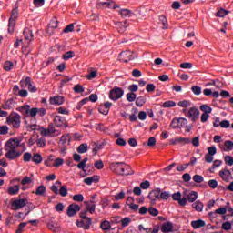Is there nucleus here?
Listing matches in <instances>:
<instances>
[{"label": "nucleus", "mask_w": 233, "mask_h": 233, "mask_svg": "<svg viewBox=\"0 0 233 233\" xmlns=\"http://www.w3.org/2000/svg\"><path fill=\"white\" fill-rule=\"evenodd\" d=\"M123 165H126L125 162H112L109 168L115 174H118V176H132V172H125V167Z\"/></svg>", "instance_id": "f257e3e1"}, {"label": "nucleus", "mask_w": 233, "mask_h": 233, "mask_svg": "<svg viewBox=\"0 0 233 233\" xmlns=\"http://www.w3.org/2000/svg\"><path fill=\"white\" fill-rule=\"evenodd\" d=\"M19 15V10L17 7H15L12 12H11V16L9 18V23H8V33L9 34H14V27L15 26V20L17 19Z\"/></svg>", "instance_id": "f03ea898"}, {"label": "nucleus", "mask_w": 233, "mask_h": 233, "mask_svg": "<svg viewBox=\"0 0 233 233\" xmlns=\"http://www.w3.org/2000/svg\"><path fill=\"white\" fill-rule=\"evenodd\" d=\"M18 112L22 114H26V116H30L31 117H35L37 116V112H39V108L33 107L30 108L29 105H25L17 108Z\"/></svg>", "instance_id": "7ed1b4c3"}, {"label": "nucleus", "mask_w": 233, "mask_h": 233, "mask_svg": "<svg viewBox=\"0 0 233 233\" xmlns=\"http://www.w3.org/2000/svg\"><path fill=\"white\" fill-rule=\"evenodd\" d=\"M40 134L44 137H56V127L52 123H50L47 127V128L40 127Z\"/></svg>", "instance_id": "20e7f679"}, {"label": "nucleus", "mask_w": 233, "mask_h": 233, "mask_svg": "<svg viewBox=\"0 0 233 233\" xmlns=\"http://www.w3.org/2000/svg\"><path fill=\"white\" fill-rule=\"evenodd\" d=\"M125 94V91L121 87H114L109 92V99L111 101H117V99H121Z\"/></svg>", "instance_id": "39448f33"}, {"label": "nucleus", "mask_w": 233, "mask_h": 233, "mask_svg": "<svg viewBox=\"0 0 233 233\" xmlns=\"http://www.w3.org/2000/svg\"><path fill=\"white\" fill-rule=\"evenodd\" d=\"M7 123L13 125L14 128H19L21 127V115L14 113L7 116Z\"/></svg>", "instance_id": "423d86ee"}, {"label": "nucleus", "mask_w": 233, "mask_h": 233, "mask_svg": "<svg viewBox=\"0 0 233 233\" xmlns=\"http://www.w3.org/2000/svg\"><path fill=\"white\" fill-rule=\"evenodd\" d=\"M186 125H188V120L185 117H175L172 119L170 127L173 128H183V127H186Z\"/></svg>", "instance_id": "0eeeda50"}, {"label": "nucleus", "mask_w": 233, "mask_h": 233, "mask_svg": "<svg viewBox=\"0 0 233 233\" xmlns=\"http://www.w3.org/2000/svg\"><path fill=\"white\" fill-rule=\"evenodd\" d=\"M199 109H198L196 106H193L188 109L187 113H186V117H188L193 123H196V121L199 119Z\"/></svg>", "instance_id": "6e6552de"}, {"label": "nucleus", "mask_w": 233, "mask_h": 233, "mask_svg": "<svg viewBox=\"0 0 233 233\" xmlns=\"http://www.w3.org/2000/svg\"><path fill=\"white\" fill-rule=\"evenodd\" d=\"M19 145H21V139L10 138L5 143V150H15Z\"/></svg>", "instance_id": "1a4fd4ad"}, {"label": "nucleus", "mask_w": 233, "mask_h": 233, "mask_svg": "<svg viewBox=\"0 0 233 233\" xmlns=\"http://www.w3.org/2000/svg\"><path fill=\"white\" fill-rule=\"evenodd\" d=\"M5 157L6 159H9V161H15V159H19L22 156L21 151H17L16 149H9L5 150Z\"/></svg>", "instance_id": "9d476101"}, {"label": "nucleus", "mask_w": 233, "mask_h": 233, "mask_svg": "<svg viewBox=\"0 0 233 233\" xmlns=\"http://www.w3.org/2000/svg\"><path fill=\"white\" fill-rule=\"evenodd\" d=\"M119 57L122 63H128V61H132L134 59V53L130 50L123 51L119 54Z\"/></svg>", "instance_id": "9b49d317"}, {"label": "nucleus", "mask_w": 233, "mask_h": 233, "mask_svg": "<svg viewBox=\"0 0 233 233\" xmlns=\"http://www.w3.org/2000/svg\"><path fill=\"white\" fill-rule=\"evenodd\" d=\"M26 203H28V200L26 198L15 200L11 204V208L12 210H19L20 208H23V207H26Z\"/></svg>", "instance_id": "f8f14e48"}, {"label": "nucleus", "mask_w": 233, "mask_h": 233, "mask_svg": "<svg viewBox=\"0 0 233 233\" xmlns=\"http://www.w3.org/2000/svg\"><path fill=\"white\" fill-rule=\"evenodd\" d=\"M53 121H54L55 127H57V128H61V127H65V128H66V127H68V122L65 117L61 116H55Z\"/></svg>", "instance_id": "ddd939ff"}, {"label": "nucleus", "mask_w": 233, "mask_h": 233, "mask_svg": "<svg viewBox=\"0 0 233 233\" xmlns=\"http://www.w3.org/2000/svg\"><path fill=\"white\" fill-rule=\"evenodd\" d=\"M81 210V206L77 204H71L67 207V216L69 218H74Z\"/></svg>", "instance_id": "4468645a"}, {"label": "nucleus", "mask_w": 233, "mask_h": 233, "mask_svg": "<svg viewBox=\"0 0 233 233\" xmlns=\"http://www.w3.org/2000/svg\"><path fill=\"white\" fill-rule=\"evenodd\" d=\"M21 86H26L29 92H37V87L32 85V78L30 76L25 77V81L20 82Z\"/></svg>", "instance_id": "2eb2a0df"}, {"label": "nucleus", "mask_w": 233, "mask_h": 233, "mask_svg": "<svg viewBox=\"0 0 233 233\" xmlns=\"http://www.w3.org/2000/svg\"><path fill=\"white\" fill-rule=\"evenodd\" d=\"M190 138L178 137L169 141L170 145H189Z\"/></svg>", "instance_id": "dca6fc26"}, {"label": "nucleus", "mask_w": 233, "mask_h": 233, "mask_svg": "<svg viewBox=\"0 0 233 233\" xmlns=\"http://www.w3.org/2000/svg\"><path fill=\"white\" fill-rule=\"evenodd\" d=\"M90 225H92V218L86 217L82 221H76V226L84 228L85 230H88L90 228Z\"/></svg>", "instance_id": "f3484780"}, {"label": "nucleus", "mask_w": 233, "mask_h": 233, "mask_svg": "<svg viewBox=\"0 0 233 233\" xmlns=\"http://www.w3.org/2000/svg\"><path fill=\"white\" fill-rule=\"evenodd\" d=\"M111 106V102H106L98 107V112H100V114H103L104 116H108Z\"/></svg>", "instance_id": "a211bd4d"}, {"label": "nucleus", "mask_w": 233, "mask_h": 233, "mask_svg": "<svg viewBox=\"0 0 233 233\" xmlns=\"http://www.w3.org/2000/svg\"><path fill=\"white\" fill-rule=\"evenodd\" d=\"M160 194H161V188H157V189L152 190L148 194L147 198L151 201H157L160 199Z\"/></svg>", "instance_id": "6ab92c4d"}, {"label": "nucleus", "mask_w": 233, "mask_h": 233, "mask_svg": "<svg viewBox=\"0 0 233 233\" xmlns=\"http://www.w3.org/2000/svg\"><path fill=\"white\" fill-rule=\"evenodd\" d=\"M230 176H232V172H230V170L228 169H224L219 171V177L226 183H228V181H230Z\"/></svg>", "instance_id": "aec40b11"}, {"label": "nucleus", "mask_w": 233, "mask_h": 233, "mask_svg": "<svg viewBox=\"0 0 233 233\" xmlns=\"http://www.w3.org/2000/svg\"><path fill=\"white\" fill-rule=\"evenodd\" d=\"M50 105H63L65 103V97L61 96H54L49 99Z\"/></svg>", "instance_id": "412c9836"}, {"label": "nucleus", "mask_w": 233, "mask_h": 233, "mask_svg": "<svg viewBox=\"0 0 233 233\" xmlns=\"http://www.w3.org/2000/svg\"><path fill=\"white\" fill-rule=\"evenodd\" d=\"M174 230V224L172 222L167 221V223H164L161 228V232L163 233H169Z\"/></svg>", "instance_id": "4be33fe9"}, {"label": "nucleus", "mask_w": 233, "mask_h": 233, "mask_svg": "<svg viewBox=\"0 0 233 233\" xmlns=\"http://www.w3.org/2000/svg\"><path fill=\"white\" fill-rule=\"evenodd\" d=\"M206 225L205 220L198 219L191 221V227L194 228V230H198V228H201Z\"/></svg>", "instance_id": "5701e85b"}, {"label": "nucleus", "mask_w": 233, "mask_h": 233, "mask_svg": "<svg viewBox=\"0 0 233 233\" xmlns=\"http://www.w3.org/2000/svg\"><path fill=\"white\" fill-rule=\"evenodd\" d=\"M118 14L123 19L127 17H133L134 15V12H132L130 9H120Z\"/></svg>", "instance_id": "b1692460"}, {"label": "nucleus", "mask_w": 233, "mask_h": 233, "mask_svg": "<svg viewBox=\"0 0 233 233\" xmlns=\"http://www.w3.org/2000/svg\"><path fill=\"white\" fill-rule=\"evenodd\" d=\"M24 37L26 41L31 42L34 39V33H32V30L28 27H25L24 29Z\"/></svg>", "instance_id": "393cba45"}, {"label": "nucleus", "mask_w": 233, "mask_h": 233, "mask_svg": "<svg viewBox=\"0 0 233 233\" xmlns=\"http://www.w3.org/2000/svg\"><path fill=\"white\" fill-rule=\"evenodd\" d=\"M99 181V176H93L84 179L86 185H92L93 183H97Z\"/></svg>", "instance_id": "a878e982"}, {"label": "nucleus", "mask_w": 233, "mask_h": 233, "mask_svg": "<svg viewBox=\"0 0 233 233\" xmlns=\"http://www.w3.org/2000/svg\"><path fill=\"white\" fill-rule=\"evenodd\" d=\"M47 227L49 228V230H52L53 232H59L60 230V227H59V224H57L56 222L55 221H51L47 224Z\"/></svg>", "instance_id": "bb28decb"}, {"label": "nucleus", "mask_w": 233, "mask_h": 233, "mask_svg": "<svg viewBox=\"0 0 233 233\" xmlns=\"http://www.w3.org/2000/svg\"><path fill=\"white\" fill-rule=\"evenodd\" d=\"M14 106V99H8L5 104L2 105L4 110H10Z\"/></svg>", "instance_id": "cd10ccee"}, {"label": "nucleus", "mask_w": 233, "mask_h": 233, "mask_svg": "<svg viewBox=\"0 0 233 233\" xmlns=\"http://www.w3.org/2000/svg\"><path fill=\"white\" fill-rule=\"evenodd\" d=\"M193 208L197 210V212H203V208L205 207L202 202L200 201H196L192 205Z\"/></svg>", "instance_id": "c85d7f7f"}, {"label": "nucleus", "mask_w": 233, "mask_h": 233, "mask_svg": "<svg viewBox=\"0 0 233 233\" xmlns=\"http://www.w3.org/2000/svg\"><path fill=\"white\" fill-rule=\"evenodd\" d=\"M200 110L201 112H203V114H208V115L212 114V107H210L207 104L200 106Z\"/></svg>", "instance_id": "c756f323"}, {"label": "nucleus", "mask_w": 233, "mask_h": 233, "mask_svg": "<svg viewBox=\"0 0 233 233\" xmlns=\"http://www.w3.org/2000/svg\"><path fill=\"white\" fill-rule=\"evenodd\" d=\"M32 161H33V163H35L36 165H39L40 163L43 162V157L41 156V154L36 153L33 156Z\"/></svg>", "instance_id": "7c9ffc66"}, {"label": "nucleus", "mask_w": 233, "mask_h": 233, "mask_svg": "<svg viewBox=\"0 0 233 233\" xmlns=\"http://www.w3.org/2000/svg\"><path fill=\"white\" fill-rule=\"evenodd\" d=\"M59 22L57 19L54 18L50 21L47 30H56L57 28Z\"/></svg>", "instance_id": "2f4dec72"}, {"label": "nucleus", "mask_w": 233, "mask_h": 233, "mask_svg": "<svg viewBox=\"0 0 233 233\" xmlns=\"http://www.w3.org/2000/svg\"><path fill=\"white\" fill-rule=\"evenodd\" d=\"M78 154H86L88 152V145L84 143L81 144L77 148Z\"/></svg>", "instance_id": "473e14b6"}, {"label": "nucleus", "mask_w": 233, "mask_h": 233, "mask_svg": "<svg viewBox=\"0 0 233 233\" xmlns=\"http://www.w3.org/2000/svg\"><path fill=\"white\" fill-rule=\"evenodd\" d=\"M86 210L90 214H94L96 212V204L90 205V202H85Z\"/></svg>", "instance_id": "72a5a7b5"}, {"label": "nucleus", "mask_w": 233, "mask_h": 233, "mask_svg": "<svg viewBox=\"0 0 233 233\" xmlns=\"http://www.w3.org/2000/svg\"><path fill=\"white\" fill-rule=\"evenodd\" d=\"M159 23H161L164 30H167V28H168V20H167V16L160 15L159 16Z\"/></svg>", "instance_id": "f704fd0d"}, {"label": "nucleus", "mask_w": 233, "mask_h": 233, "mask_svg": "<svg viewBox=\"0 0 233 233\" xmlns=\"http://www.w3.org/2000/svg\"><path fill=\"white\" fill-rule=\"evenodd\" d=\"M196 199H198V192H196V191H191V192L187 195V201H189V203H194V201H196Z\"/></svg>", "instance_id": "c9c22d12"}, {"label": "nucleus", "mask_w": 233, "mask_h": 233, "mask_svg": "<svg viewBox=\"0 0 233 233\" xmlns=\"http://www.w3.org/2000/svg\"><path fill=\"white\" fill-rule=\"evenodd\" d=\"M136 105L137 106H143V105H145L146 103H147V97H145V96H138V97H137L136 98Z\"/></svg>", "instance_id": "e433bc0d"}, {"label": "nucleus", "mask_w": 233, "mask_h": 233, "mask_svg": "<svg viewBox=\"0 0 233 233\" xmlns=\"http://www.w3.org/2000/svg\"><path fill=\"white\" fill-rule=\"evenodd\" d=\"M46 193V187L43 185L39 186L36 188V191L35 192V194H36V196H45Z\"/></svg>", "instance_id": "4c0bfd02"}, {"label": "nucleus", "mask_w": 233, "mask_h": 233, "mask_svg": "<svg viewBox=\"0 0 233 233\" xmlns=\"http://www.w3.org/2000/svg\"><path fill=\"white\" fill-rule=\"evenodd\" d=\"M3 68L5 72H10V70L14 68V63H12V61H5L3 65Z\"/></svg>", "instance_id": "58836bf2"}, {"label": "nucleus", "mask_w": 233, "mask_h": 233, "mask_svg": "<svg viewBox=\"0 0 233 233\" xmlns=\"http://www.w3.org/2000/svg\"><path fill=\"white\" fill-rule=\"evenodd\" d=\"M8 194L10 196H15V194H19V186H13L8 188Z\"/></svg>", "instance_id": "ea45409f"}, {"label": "nucleus", "mask_w": 233, "mask_h": 233, "mask_svg": "<svg viewBox=\"0 0 233 233\" xmlns=\"http://www.w3.org/2000/svg\"><path fill=\"white\" fill-rule=\"evenodd\" d=\"M76 56V53H74V51H67L63 55V59L65 61H68V59H72V57Z\"/></svg>", "instance_id": "a19ab883"}, {"label": "nucleus", "mask_w": 233, "mask_h": 233, "mask_svg": "<svg viewBox=\"0 0 233 233\" xmlns=\"http://www.w3.org/2000/svg\"><path fill=\"white\" fill-rule=\"evenodd\" d=\"M225 150H228V152H230L233 150V141L232 140H226L224 142Z\"/></svg>", "instance_id": "79ce46f5"}, {"label": "nucleus", "mask_w": 233, "mask_h": 233, "mask_svg": "<svg viewBox=\"0 0 233 233\" xmlns=\"http://www.w3.org/2000/svg\"><path fill=\"white\" fill-rule=\"evenodd\" d=\"M127 97V101H128L129 103H133V101H136L137 96L136 95V93H127L126 95Z\"/></svg>", "instance_id": "37998d69"}, {"label": "nucleus", "mask_w": 233, "mask_h": 233, "mask_svg": "<svg viewBox=\"0 0 233 233\" xmlns=\"http://www.w3.org/2000/svg\"><path fill=\"white\" fill-rule=\"evenodd\" d=\"M163 108H174L176 106V102L172 100H168L163 103L162 105Z\"/></svg>", "instance_id": "c03bdc74"}, {"label": "nucleus", "mask_w": 233, "mask_h": 233, "mask_svg": "<svg viewBox=\"0 0 233 233\" xmlns=\"http://www.w3.org/2000/svg\"><path fill=\"white\" fill-rule=\"evenodd\" d=\"M110 221L108 220H104L101 224H100V228H102V230H110Z\"/></svg>", "instance_id": "a18cd8bd"}, {"label": "nucleus", "mask_w": 233, "mask_h": 233, "mask_svg": "<svg viewBox=\"0 0 233 233\" xmlns=\"http://www.w3.org/2000/svg\"><path fill=\"white\" fill-rule=\"evenodd\" d=\"M59 194L62 196V198H66V196H68V188L66 185L60 187Z\"/></svg>", "instance_id": "49530a36"}, {"label": "nucleus", "mask_w": 233, "mask_h": 233, "mask_svg": "<svg viewBox=\"0 0 233 233\" xmlns=\"http://www.w3.org/2000/svg\"><path fill=\"white\" fill-rule=\"evenodd\" d=\"M88 161V157H85L78 165L77 168L83 170L85 172V168L86 167V162Z\"/></svg>", "instance_id": "de8ad7c7"}, {"label": "nucleus", "mask_w": 233, "mask_h": 233, "mask_svg": "<svg viewBox=\"0 0 233 233\" xmlns=\"http://www.w3.org/2000/svg\"><path fill=\"white\" fill-rule=\"evenodd\" d=\"M229 13H230V11H227V10L221 8L217 12L216 16L217 17H225V15H228Z\"/></svg>", "instance_id": "09e8293b"}, {"label": "nucleus", "mask_w": 233, "mask_h": 233, "mask_svg": "<svg viewBox=\"0 0 233 233\" xmlns=\"http://www.w3.org/2000/svg\"><path fill=\"white\" fill-rule=\"evenodd\" d=\"M37 147H40L41 148L46 147V139L45 137H40L36 140Z\"/></svg>", "instance_id": "8fccbe9b"}, {"label": "nucleus", "mask_w": 233, "mask_h": 233, "mask_svg": "<svg viewBox=\"0 0 233 233\" xmlns=\"http://www.w3.org/2000/svg\"><path fill=\"white\" fill-rule=\"evenodd\" d=\"M192 179L195 183H203L205 181V178L201 175H194Z\"/></svg>", "instance_id": "3c124183"}, {"label": "nucleus", "mask_w": 233, "mask_h": 233, "mask_svg": "<svg viewBox=\"0 0 233 233\" xmlns=\"http://www.w3.org/2000/svg\"><path fill=\"white\" fill-rule=\"evenodd\" d=\"M73 90L76 94H83V92H85V88L79 84L76 85Z\"/></svg>", "instance_id": "603ef678"}, {"label": "nucleus", "mask_w": 233, "mask_h": 233, "mask_svg": "<svg viewBox=\"0 0 233 233\" xmlns=\"http://www.w3.org/2000/svg\"><path fill=\"white\" fill-rule=\"evenodd\" d=\"M150 216H158L159 215V210H157V208H154V207H150L148 208V211H147Z\"/></svg>", "instance_id": "864d4df0"}, {"label": "nucleus", "mask_w": 233, "mask_h": 233, "mask_svg": "<svg viewBox=\"0 0 233 233\" xmlns=\"http://www.w3.org/2000/svg\"><path fill=\"white\" fill-rule=\"evenodd\" d=\"M191 91L195 96H199L201 94V86H194L191 87Z\"/></svg>", "instance_id": "5fc2aeb1"}, {"label": "nucleus", "mask_w": 233, "mask_h": 233, "mask_svg": "<svg viewBox=\"0 0 233 233\" xmlns=\"http://www.w3.org/2000/svg\"><path fill=\"white\" fill-rule=\"evenodd\" d=\"M131 221H132V219H130V218L126 217L124 218H121L120 223H122V227H128V225H130Z\"/></svg>", "instance_id": "6e6d98bb"}, {"label": "nucleus", "mask_w": 233, "mask_h": 233, "mask_svg": "<svg viewBox=\"0 0 233 233\" xmlns=\"http://www.w3.org/2000/svg\"><path fill=\"white\" fill-rule=\"evenodd\" d=\"M224 161H225L226 165H228V167H232V165H233V157L226 156V157H224Z\"/></svg>", "instance_id": "4d7b16f0"}, {"label": "nucleus", "mask_w": 233, "mask_h": 233, "mask_svg": "<svg viewBox=\"0 0 233 233\" xmlns=\"http://www.w3.org/2000/svg\"><path fill=\"white\" fill-rule=\"evenodd\" d=\"M222 230H226V231L232 230V224L228 221L224 222L222 224Z\"/></svg>", "instance_id": "13d9d810"}, {"label": "nucleus", "mask_w": 233, "mask_h": 233, "mask_svg": "<svg viewBox=\"0 0 233 233\" xmlns=\"http://www.w3.org/2000/svg\"><path fill=\"white\" fill-rule=\"evenodd\" d=\"M32 153L30 152H25L24 154L23 159L25 161V163H28L29 161H32Z\"/></svg>", "instance_id": "bf43d9fd"}, {"label": "nucleus", "mask_w": 233, "mask_h": 233, "mask_svg": "<svg viewBox=\"0 0 233 233\" xmlns=\"http://www.w3.org/2000/svg\"><path fill=\"white\" fill-rule=\"evenodd\" d=\"M191 103L188 100H184L178 102V106H181L182 108H188L190 106Z\"/></svg>", "instance_id": "052dcab7"}, {"label": "nucleus", "mask_w": 233, "mask_h": 233, "mask_svg": "<svg viewBox=\"0 0 233 233\" xmlns=\"http://www.w3.org/2000/svg\"><path fill=\"white\" fill-rule=\"evenodd\" d=\"M140 188L143 190H148L150 188V181L146 180L140 184Z\"/></svg>", "instance_id": "680f3d73"}, {"label": "nucleus", "mask_w": 233, "mask_h": 233, "mask_svg": "<svg viewBox=\"0 0 233 233\" xmlns=\"http://www.w3.org/2000/svg\"><path fill=\"white\" fill-rule=\"evenodd\" d=\"M63 32H64L65 34H68L69 32H74V24H69V25H67L64 28Z\"/></svg>", "instance_id": "e2e57ef3"}, {"label": "nucleus", "mask_w": 233, "mask_h": 233, "mask_svg": "<svg viewBox=\"0 0 233 233\" xmlns=\"http://www.w3.org/2000/svg\"><path fill=\"white\" fill-rule=\"evenodd\" d=\"M63 163H65V160L63 158H56L55 160V163L53 164V167H55L56 168H58V167H61Z\"/></svg>", "instance_id": "0e129e2a"}, {"label": "nucleus", "mask_w": 233, "mask_h": 233, "mask_svg": "<svg viewBox=\"0 0 233 233\" xmlns=\"http://www.w3.org/2000/svg\"><path fill=\"white\" fill-rule=\"evenodd\" d=\"M170 198V194L167 191H161L160 189V199L167 200Z\"/></svg>", "instance_id": "69168bd1"}, {"label": "nucleus", "mask_w": 233, "mask_h": 233, "mask_svg": "<svg viewBox=\"0 0 233 233\" xmlns=\"http://www.w3.org/2000/svg\"><path fill=\"white\" fill-rule=\"evenodd\" d=\"M85 197H83V195L81 194H76L75 196H73V201H78L79 203H81L82 201H84Z\"/></svg>", "instance_id": "338daca9"}, {"label": "nucleus", "mask_w": 233, "mask_h": 233, "mask_svg": "<svg viewBox=\"0 0 233 233\" xmlns=\"http://www.w3.org/2000/svg\"><path fill=\"white\" fill-rule=\"evenodd\" d=\"M208 187H210V188H218V180L216 179H211L208 182Z\"/></svg>", "instance_id": "774afa93"}]
</instances>
